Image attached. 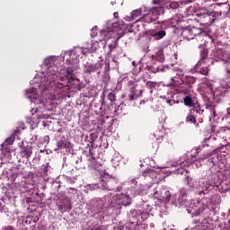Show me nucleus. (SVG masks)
I'll return each mask as SVG.
<instances>
[{
	"label": "nucleus",
	"instance_id": "nucleus-2",
	"mask_svg": "<svg viewBox=\"0 0 230 230\" xmlns=\"http://www.w3.org/2000/svg\"><path fill=\"white\" fill-rule=\"evenodd\" d=\"M51 62H53V59L51 58L45 60V66H49V75L47 76L48 80H49V82H57V80H59L58 81V84H59L62 88L67 87V77H66V75H58V68H57V66H51Z\"/></svg>",
	"mask_w": 230,
	"mask_h": 230
},
{
	"label": "nucleus",
	"instance_id": "nucleus-26",
	"mask_svg": "<svg viewBox=\"0 0 230 230\" xmlns=\"http://www.w3.org/2000/svg\"><path fill=\"white\" fill-rule=\"evenodd\" d=\"M198 186H196L197 190H201L199 191V195H202L204 193H206L205 191H208V187L206 186V183L204 182V181L199 180L198 181Z\"/></svg>",
	"mask_w": 230,
	"mask_h": 230
},
{
	"label": "nucleus",
	"instance_id": "nucleus-12",
	"mask_svg": "<svg viewBox=\"0 0 230 230\" xmlns=\"http://www.w3.org/2000/svg\"><path fill=\"white\" fill-rule=\"evenodd\" d=\"M154 197L155 199H159L164 202H170V199H172V193L170 192V190H164L161 196L157 195V192H155Z\"/></svg>",
	"mask_w": 230,
	"mask_h": 230
},
{
	"label": "nucleus",
	"instance_id": "nucleus-9",
	"mask_svg": "<svg viewBox=\"0 0 230 230\" xmlns=\"http://www.w3.org/2000/svg\"><path fill=\"white\" fill-rule=\"evenodd\" d=\"M199 53L200 59L198 61V66H202V64H208V60H209V50H208V49H201Z\"/></svg>",
	"mask_w": 230,
	"mask_h": 230
},
{
	"label": "nucleus",
	"instance_id": "nucleus-24",
	"mask_svg": "<svg viewBox=\"0 0 230 230\" xmlns=\"http://www.w3.org/2000/svg\"><path fill=\"white\" fill-rule=\"evenodd\" d=\"M205 109L210 112V119L217 116V105L205 104Z\"/></svg>",
	"mask_w": 230,
	"mask_h": 230
},
{
	"label": "nucleus",
	"instance_id": "nucleus-17",
	"mask_svg": "<svg viewBox=\"0 0 230 230\" xmlns=\"http://www.w3.org/2000/svg\"><path fill=\"white\" fill-rule=\"evenodd\" d=\"M219 8V17L222 14L229 13L230 6L227 3H217Z\"/></svg>",
	"mask_w": 230,
	"mask_h": 230
},
{
	"label": "nucleus",
	"instance_id": "nucleus-35",
	"mask_svg": "<svg viewBox=\"0 0 230 230\" xmlns=\"http://www.w3.org/2000/svg\"><path fill=\"white\" fill-rule=\"evenodd\" d=\"M15 141V137L13 135H11L10 137H8L4 145H13V142Z\"/></svg>",
	"mask_w": 230,
	"mask_h": 230
},
{
	"label": "nucleus",
	"instance_id": "nucleus-42",
	"mask_svg": "<svg viewBox=\"0 0 230 230\" xmlns=\"http://www.w3.org/2000/svg\"><path fill=\"white\" fill-rule=\"evenodd\" d=\"M224 64H225L226 71L227 75H229V76H230V61H228L227 63H224Z\"/></svg>",
	"mask_w": 230,
	"mask_h": 230
},
{
	"label": "nucleus",
	"instance_id": "nucleus-52",
	"mask_svg": "<svg viewBox=\"0 0 230 230\" xmlns=\"http://www.w3.org/2000/svg\"><path fill=\"white\" fill-rule=\"evenodd\" d=\"M175 6H177V4H176V3H172V4H171V8H175Z\"/></svg>",
	"mask_w": 230,
	"mask_h": 230
},
{
	"label": "nucleus",
	"instance_id": "nucleus-20",
	"mask_svg": "<svg viewBox=\"0 0 230 230\" xmlns=\"http://www.w3.org/2000/svg\"><path fill=\"white\" fill-rule=\"evenodd\" d=\"M202 65H199V63L195 66V71L196 73H199L200 75H204L205 76H208L209 75V68L208 66H201Z\"/></svg>",
	"mask_w": 230,
	"mask_h": 230
},
{
	"label": "nucleus",
	"instance_id": "nucleus-50",
	"mask_svg": "<svg viewBox=\"0 0 230 230\" xmlns=\"http://www.w3.org/2000/svg\"><path fill=\"white\" fill-rule=\"evenodd\" d=\"M90 51H92L93 53H94V51H96V47H91V48H90Z\"/></svg>",
	"mask_w": 230,
	"mask_h": 230
},
{
	"label": "nucleus",
	"instance_id": "nucleus-47",
	"mask_svg": "<svg viewBox=\"0 0 230 230\" xmlns=\"http://www.w3.org/2000/svg\"><path fill=\"white\" fill-rule=\"evenodd\" d=\"M130 184H133V186L137 185V181H136V179H133L130 181Z\"/></svg>",
	"mask_w": 230,
	"mask_h": 230
},
{
	"label": "nucleus",
	"instance_id": "nucleus-58",
	"mask_svg": "<svg viewBox=\"0 0 230 230\" xmlns=\"http://www.w3.org/2000/svg\"><path fill=\"white\" fill-rule=\"evenodd\" d=\"M59 209L60 211H62L64 208H62V206H59Z\"/></svg>",
	"mask_w": 230,
	"mask_h": 230
},
{
	"label": "nucleus",
	"instance_id": "nucleus-32",
	"mask_svg": "<svg viewBox=\"0 0 230 230\" xmlns=\"http://www.w3.org/2000/svg\"><path fill=\"white\" fill-rule=\"evenodd\" d=\"M193 111H190V112L186 117L187 123H197V119L193 116Z\"/></svg>",
	"mask_w": 230,
	"mask_h": 230
},
{
	"label": "nucleus",
	"instance_id": "nucleus-10",
	"mask_svg": "<svg viewBox=\"0 0 230 230\" xmlns=\"http://www.w3.org/2000/svg\"><path fill=\"white\" fill-rule=\"evenodd\" d=\"M130 93L128 97L130 102H134V100H137L140 96H143V93H145V90H140L137 93V86H133L130 88Z\"/></svg>",
	"mask_w": 230,
	"mask_h": 230
},
{
	"label": "nucleus",
	"instance_id": "nucleus-18",
	"mask_svg": "<svg viewBox=\"0 0 230 230\" xmlns=\"http://www.w3.org/2000/svg\"><path fill=\"white\" fill-rule=\"evenodd\" d=\"M88 166L89 168H93V170H100V166L102 164L96 160V157H90L88 158Z\"/></svg>",
	"mask_w": 230,
	"mask_h": 230
},
{
	"label": "nucleus",
	"instance_id": "nucleus-34",
	"mask_svg": "<svg viewBox=\"0 0 230 230\" xmlns=\"http://www.w3.org/2000/svg\"><path fill=\"white\" fill-rule=\"evenodd\" d=\"M146 87H147L148 89H150V93L152 94V93H154L155 87H157V83L152 82V81H148V82L146 83Z\"/></svg>",
	"mask_w": 230,
	"mask_h": 230
},
{
	"label": "nucleus",
	"instance_id": "nucleus-23",
	"mask_svg": "<svg viewBox=\"0 0 230 230\" xmlns=\"http://www.w3.org/2000/svg\"><path fill=\"white\" fill-rule=\"evenodd\" d=\"M183 103L186 107H189L190 109L191 107L194 108L195 105L197 104L193 102V98H191V96L190 95H187L183 98Z\"/></svg>",
	"mask_w": 230,
	"mask_h": 230
},
{
	"label": "nucleus",
	"instance_id": "nucleus-45",
	"mask_svg": "<svg viewBox=\"0 0 230 230\" xmlns=\"http://www.w3.org/2000/svg\"><path fill=\"white\" fill-rule=\"evenodd\" d=\"M208 157H209V154H205V155H201L199 159L200 161V160H204V159H208Z\"/></svg>",
	"mask_w": 230,
	"mask_h": 230
},
{
	"label": "nucleus",
	"instance_id": "nucleus-30",
	"mask_svg": "<svg viewBox=\"0 0 230 230\" xmlns=\"http://www.w3.org/2000/svg\"><path fill=\"white\" fill-rule=\"evenodd\" d=\"M187 186H189V188L190 189V191L195 190V180H193V178H191L190 176H187L185 178Z\"/></svg>",
	"mask_w": 230,
	"mask_h": 230
},
{
	"label": "nucleus",
	"instance_id": "nucleus-14",
	"mask_svg": "<svg viewBox=\"0 0 230 230\" xmlns=\"http://www.w3.org/2000/svg\"><path fill=\"white\" fill-rule=\"evenodd\" d=\"M142 13H143L142 8L136 9V10L132 11L130 17H127V21H129V22L136 21V22H137V21H139V19H137V18L141 17Z\"/></svg>",
	"mask_w": 230,
	"mask_h": 230
},
{
	"label": "nucleus",
	"instance_id": "nucleus-36",
	"mask_svg": "<svg viewBox=\"0 0 230 230\" xmlns=\"http://www.w3.org/2000/svg\"><path fill=\"white\" fill-rule=\"evenodd\" d=\"M108 100H110V102H111V103L113 102H116V93L114 91L108 93Z\"/></svg>",
	"mask_w": 230,
	"mask_h": 230
},
{
	"label": "nucleus",
	"instance_id": "nucleus-8",
	"mask_svg": "<svg viewBox=\"0 0 230 230\" xmlns=\"http://www.w3.org/2000/svg\"><path fill=\"white\" fill-rule=\"evenodd\" d=\"M100 64L86 63V65H84V72L88 75H91V73H98V75H100Z\"/></svg>",
	"mask_w": 230,
	"mask_h": 230
},
{
	"label": "nucleus",
	"instance_id": "nucleus-57",
	"mask_svg": "<svg viewBox=\"0 0 230 230\" xmlns=\"http://www.w3.org/2000/svg\"><path fill=\"white\" fill-rule=\"evenodd\" d=\"M38 119H42V116L39 115V116H38Z\"/></svg>",
	"mask_w": 230,
	"mask_h": 230
},
{
	"label": "nucleus",
	"instance_id": "nucleus-56",
	"mask_svg": "<svg viewBox=\"0 0 230 230\" xmlns=\"http://www.w3.org/2000/svg\"><path fill=\"white\" fill-rule=\"evenodd\" d=\"M112 62H118V61H116V58H112Z\"/></svg>",
	"mask_w": 230,
	"mask_h": 230
},
{
	"label": "nucleus",
	"instance_id": "nucleus-5",
	"mask_svg": "<svg viewBox=\"0 0 230 230\" xmlns=\"http://www.w3.org/2000/svg\"><path fill=\"white\" fill-rule=\"evenodd\" d=\"M119 28L121 30V32L119 33V37H117L116 40H113L111 44L109 45V52L108 55H111V53H112V51H114V49H116V48H118L119 46V39H121V37L125 36V30L127 28L126 24H122V25H119Z\"/></svg>",
	"mask_w": 230,
	"mask_h": 230
},
{
	"label": "nucleus",
	"instance_id": "nucleus-21",
	"mask_svg": "<svg viewBox=\"0 0 230 230\" xmlns=\"http://www.w3.org/2000/svg\"><path fill=\"white\" fill-rule=\"evenodd\" d=\"M191 33H192V39H195V37L200 35L201 37H204L208 35L204 30L197 27H190Z\"/></svg>",
	"mask_w": 230,
	"mask_h": 230
},
{
	"label": "nucleus",
	"instance_id": "nucleus-25",
	"mask_svg": "<svg viewBox=\"0 0 230 230\" xmlns=\"http://www.w3.org/2000/svg\"><path fill=\"white\" fill-rule=\"evenodd\" d=\"M168 69V66H163V65H155L151 66L152 73H164Z\"/></svg>",
	"mask_w": 230,
	"mask_h": 230
},
{
	"label": "nucleus",
	"instance_id": "nucleus-40",
	"mask_svg": "<svg viewBox=\"0 0 230 230\" xmlns=\"http://www.w3.org/2000/svg\"><path fill=\"white\" fill-rule=\"evenodd\" d=\"M111 80V75L109 73H105L103 76V82L107 84Z\"/></svg>",
	"mask_w": 230,
	"mask_h": 230
},
{
	"label": "nucleus",
	"instance_id": "nucleus-44",
	"mask_svg": "<svg viewBox=\"0 0 230 230\" xmlns=\"http://www.w3.org/2000/svg\"><path fill=\"white\" fill-rule=\"evenodd\" d=\"M202 211H204V210L199 209L198 211L192 213V217H199V215H200L202 213Z\"/></svg>",
	"mask_w": 230,
	"mask_h": 230
},
{
	"label": "nucleus",
	"instance_id": "nucleus-39",
	"mask_svg": "<svg viewBox=\"0 0 230 230\" xmlns=\"http://www.w3.org/2000/svg\"><path fill=\"white\" fill-rule=\"evenodd\" d=\"M90 139H91V143H94V141H96V139H98V134L97 133H91L90 134Z\"/></svg>",
	"mask_w": 230,
	"mask_h": 230
},
{
	"label": "nucleus",
	"instance_id": "nucleus-6",
	"mask_svg": "<svg viewBox=\"0 0 230 230\" xmlns=\"http://www.w3.org/2000/svg\"><path fill=\"white\" fill-rule=\"evenodd\" d=\"M204 11L207 12V13L210 17H214L215 19H217V17H220V11H219V7H218V3H215V4H210L208 7L204 8Z\"/></svg>",
	"mask_w": 230,
	"mask_h": 230
},
{
	"label": "nucleus",
	"instance_id": "nucleus-7",
	"mask_svg": "<svg viewBox=\"0 0 230 230\" xmlns=\"http://www.w3.org/2000/svg\"><path fill=\"white\" fill-rule=\"evenodd\" d=\"M33 154V146L31 145H24L21 146V151L20 155L22 157H24L25 159H30Z\"/></svg>",
	"mask_w": 230,
	"mask_h": 230
},
{
	"label": "nucleus",
	"instance_id": "nucleus-22",
	"mask_svg": "<svg viewBox=\"0 0 230 230\" xmlns=\"http://www.w3.org/2000/svg\"><path fill=\"white\" fill-rule=\"evenodd\" d=\"M66 87H69L72 89H78V91H80L82 89V85L80 84V80H78V79H75V81L70 80L69 85L66 82Z\"/></svg>",
	"mask_w": 230,
	"mask_h": 230
},
{
	"label": "nucleus",
	"instance_id": "nucleus-55",
	"mask_svg": "<svg viewBox=\"0 0 230 230\" xmlns=\"http://www.w3.org/2000/svg\"><path fill=\"white\" fill-rule=\"evenodd\" d=\"M226 111H227L228 116H230V108H227Z\"/></svg>",
	"mask_w": 230,
	"mask_h": 230
},
{
	"label": "nucleus",
	"instance_id": "nucleus-59",
	"mask_svg": "<svg viewBox=\"0 0 230 230\" xmlns=\"http://www.w3.org/2000/svg\"><path fill=\"white\" fill-rule=\"evenodd\" d=\"M205 141H209V138H205Z\"/></svg>",
	"mask_w": 230,
	"mask_h": 230
},
{
	"label": "nucleus",
	"instance_id": "nucleus-37",
	"mask_svg": "<svg viewBox=\"0 0 230 230\" xmlns=\"http://www.w3.org/2000/svg\"><path fill=\"white\" fill-rule=\"evenodd\" d=\"M87 157H89V158L94 157V146L92 145L89 147V152H88Z\"/></svg>",
	"mask_w": 230,
	"mask_h": 230
},
{
	"label": "nucleus",
	"instance_id": "nucleus-38",
	"mask_svg": "<svg viewBox=\"0 0 230 230\" xmlns=\"http://www.w3.org/2000/svg\"><path fill=\"white\" fill-rule=\"evenodd\" d=\"M152 172H154V170H152L151 168H146L142 175L143 177H148Z\"/></svg>",
	"mask_w": 230,
	"mask_h": 230
},
{
	"label": "nucleus",
	"instance_id": "nucleus-31",
	"mask_svg": "<svg viewBox=\"0 0 230 230\" xmlns=\"http://www.w3.org/2000/svg\"><path fill=\"white\" fill-rule=\"evenodd\" d=\"M58 148H69V142L66 140H59L57 142Z\"/></svg>",
	"mask_w": 230,
	"mask_h": 230
},
{
	"label": "nucleus",
	"instance_id": "nucleus-48",
	"mask_svg": "<svg viewBox=\"0 0 230 230\" xmlns=\"http://www.w3.org/2000/svg\"><path fill=\"white\" fill-rule=\"evenodd\" d=\"M19 132H21V129L17 128L16 130H14L13 136L15 137V136H17L19 134Z\"/></svg>",
	"mask_w": 230,
	"mask_h": 230
},
{
	"label": "nucleus",
	"instance_id": "nucleus-11",
	"mask_svg": "<svg viewBox=\"0 0 230 230\" xmlns=\"http://www.w3.org/2000/svg\"><path fill=\"white\" fill-rule=\"evenodd\" d=\"M119 204L121 206H130L132 204V198L127 194H119Z\"/></svg>",
	"mask_w": 230,
	"mask_h": 230
},
{
	"label": "nucleus",
	"instance_id": "nucleus-1",
	"mask_svg": "<svg viewBox=\"0 0 230 230\" xmlns=\"http://www.w3.org/2000/svg\"><path fill=\"white\" fill-rule=\"evenodd\" d=\"M92 190H109L110 191H121L123 190V185L118 181V180L111 178L105 181L103 178H100V182L92 185Z\"/></svg>",
	"mask_w": 230,
	"mask_h": 230
},
{
	"label": "nucleus",
	"instance_id": "nucleus-16",
	"mask_svg": "<svg viewBox=\"0 0 230 230\" xmlns=\"http://www.w3.org/2000/svg\"><path fill=\"white\" fill-rule=\"evenodd\" d=\"M197 17H199L200 21H206V19H209L208 22H205V24L207 26H209V24H213V21H211V18H209V14L208 13V11H205L203 9V13H197Z\"/></svg>",
	"mask_w": 230,
	"mask_h": 230
},
{
	"label": "nucleus",
	"instance_id": "nucleus-15",
	"mask_svg": "<svg viewBox=\"0 0 230 230\" xmlns=\"http://www.w3.org/2000/svg\"><path fill=\"white\" fill-rule=\"evenodd\" d=\"M65 75L67 80L68 85H71V84H71V80H72V82H75V70L73 69V67H71V66L66 67Z\"/></svg>",
	"mask_w": 230,
	"mask_h": 230
},
{
	"label": "nucleus",
	"instance_id": "nucleus-19",
	"mask_svg": "<svg viewBox=\"0 0 230 230\" xmlns=\"http://www.w3.org/2000/svg\"><path fill=\"white\" fill-rule=\"evenodd\" d=\"M181 37H183V39H186L187 40H193V34L191 33V26L186 27L182 30Z\"/></svg>",
	"mask_w": 230,
	"mask_h": 230
},
{
	"label": "nucleus",
	"instance_id": "nucleus-46",
	"mask_svg": "<svg viewBox=\"0 0 230 230\" xmlns=\"http://www.w3.org/2000/svg\"><path fill=\"white\" fill-rule=\"evenodd\" d=\"M101 34L103 35L104 37H107V35L109 34V31L102 30L101 31Z\"/></svg>",
	"mask_w": 230,
	"mask_h": 230
},
{
	"label": "nucleus",
	"instance_id": "nucleus-54",
	"mask_svg": "<svg viewBox=\"0 0 230 230\" xmlns=\"http://www.w3.org/2000/svg\"><path fill=\"white\" fill-rule=\"evenodd\" d=\"M173 101H172V100H167L166 101V103H168L169 105H172V102Z\"/></svg>",
	"mask_w": 230,
	"mask_h": 230
},
{
	"label": "nucleus",
	"instance_id": "nucleus-29",
	"mask_svg": "<svg viewBox=\"0 0 230 230\" xmlns=\"http://www.w3.org/2000/svg\"><path fill=\"white\" fill-rule=\"evenodd\" d=\"M192 112H196V114H199V116H202L204 114V110H202V107L197 102L194 107L190 110Z\"/></svg>",
	"mask_w": 230,
	"mask_h": 230
},
{
	"label": "nucleus",
	"instance_id": "nucleus-49",
	"mask_svg": "<svg viewBox=\"0 0 230 230\" xmlns=\"http://www.w3.org/2000/svg\"><path fill=\"white\" fill-rule=\"evenodd\" d=\"M113 16L115 17V19H118L119 17V13L116 12L113 13Z\"/></svg>",
	"mask_w": 230,
	"mask_h": 230
},
{
	"label": "nucleus",
	"instance_id": "nucleus-41",
	"mask_svg": "<svg viewBox=\"0 0 230 230\" xmlns=\"http://www.w3.org/2000/svg\"><path fill=\"white\" fill-rule=\"evenodd\" d=\"M98 35V27L95 26L93 28V32L91 34V37H96Z\"/></svg>",
	"mask_w": 230,
	"mask_h": 230
},
{
	"label": "nucleus",
	"instance_id": "nucleus-13",
	"mask_svg": "<svg viewBox=\"0 0 230 230\" xmlns=\"http://www.w3.org/2000/svg\"><path fill=\"white\" fill-rule=\"evenodd\" d=\"M151 37H153L155 40H161V39H164V37H166V31L163 29L152 31Z\"/></svg>",
	"mask_w": 230,
	"mask_h": 230
},
{
	"label": "nucleus",
	"instance_id": "nucleus-27",
	"mask_svg": "<svg viewBox=\"0 0 230 230\" xmlns=\"http://www.w3.org/2000/svg\"><path fill=\"white\" fill-rule=\"evenodd\" d=\"M153 58H155V60H157V62H164V52L163 51V49L158 50L155 56H153Z\"/></svg>",
	"mask_w": 230,
	"mask_h": 230
},
{
	"label": "nucleus",
	"instance_id": "nucleus-53",
	"mask_svg": "<svg viewBox=\"0 0 230 230\" xmlns=\"http://www.w3.org/2000/svg\"><path fill=\"white\" fill-rule=\"evenodd\" d=\"M106 64L108 65V67L106 68V71H109L111 69V65H110L109 62L107 63V61H106Z\"/></svg>",
	"mask_w": 230,
	"mask_h": 230
},
{
	"label": "nucleus",
	"instance_id": "nucleus-4",
	"mask_svg": "<svg viewBox=\"0 0 230 230\" xmlns=\"http://www.w3.org/2000/svg\"><path fill=\"white\" fill-rule=\"evenodd\" d=\"M211 56L214 57V58L222 60L224 64L230 62V53L227 52V50L216 48L212 50Z\"/></svg>",
	"mask_w": 230,
	"mask_h": 230
},
{
	"label": "nucleus",
	"instance_id": "nucleus-43",
	"mask_svg": "<svg viewBox=\"0 0 230 230\" xmlns=\"http://www.w3.org/2000/svg\"><path fill=\"white\" fill-rule=\"evenodd\" d=\"M154 4H164V0H153Z\"/></svg>",
	"mask_w": 230,
	"mask_h": 230
},
{
	"label": "nucleus",
	"instance_id": "nucleus-33",
	"mask_svg": "<svg viewBox=\"0 0 230 230\" xmlns=\"http://www.w3.org/2000/svg\"><path fill=\"white\" fill-rule=\"evenodd\" d=\"M187 85H190V87H191V85H193V84H195V82H197V79L191 75H189L186 77L185 80Z\"/></svg>",
	"mask_w": 230,
	"mask_h": 230
},
{
	"label": "nucleus",
	"instance_id": "nucleus-3",
	"mask_svg": "<svg viewBox=\"0 0 230 230\" xmlns=\"http://www.w3.org/2000/svg\"><path fill=\"white\" fill-rule=\"evenodd\" d=\"M161 13H164V7H153L149 9L146 13H144L142 17L137 20V22H146L147 24H151V22H155V21L159 19Z\"/></svg>",
	"mask_w": 230,
	"mask_h": 230
},
{
	"label": "nucleus",
	"instance_id": "nucleus-60",
	"mask_svg": "<svg viewBox=\"0 0 230 230\" xmlns=\"http://www.w3.org/2000/svg\"><path fill=\"white\" fill-rule=\"evenodd\" d=\"M34 140L37 141V137H35Z\"/></svg>",
	"mask_w": 230,
	"mask_h": 230
},
{
	"label": "nucleus",
	"instance_id": "nucleus-51",
	"mask_svg": "<svg viewBox=\"0 0 230 230\" xmlns=\"http://www.w3.org/2000/svg\"><path fill=\"white\" fill-rule=\"evenodd\" d=\"M193 224H200V219H196V220H194L193 222H192Z\"/></svg>",
	"mask_w": 230,
	"mask_h": 230
},
{
	"label": "nucleus",
	"instance_id": "nucleus-28",
	"mask_svg": "<svg viewBox=\"0 0 230 230\" xmlns=\"http://www.w3.org/2000/svg\"><path fill=\"white\" fill-rule=\"evenodd\" d=\"M188 197V194L185 191H181L179 198H178V202L179 204H181V206H183L184 204H186V199Z\"/></svg>",
	"mask_w": 230,
	"mask_h": 230
}]
</instances>
